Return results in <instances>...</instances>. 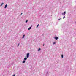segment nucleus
Masks as SVG:
<instances>
[{
    "mask_svg": "<svg viewBox=\"0 0 76 76\" xmlns=\"http://www.w3.org/2000/svg\"><path fill=\"white\" fill-rule=\"evenodd\" d=\"M12 76H15V74H14Z\"/></svg>",
    "mask_w": 76,
    "mask_h": 76,
    "instance_id": "17",
    "label": "nucleus"
},
{
    "mask_svg": "<svg viewBox=\"0 0 76 76\" xmlns=\"http://www.w3.org/2000/svg\"><path fill=\"white\" fill-rule=\"evenodd\" d=\"M7 6V4L4 6V8L6 9Z\"/></svg>",
    "mask_w": 76,
    "mask_h": 76,
    "instance_id": "5",
    "label": "nucleus"
},
{
    "mask_svg": "<svg viewBox=\"0 0 76 76\" xmlns=\"http://www.w3.org/2000/svg\"><path fill=\"white\" fill-rule=\"evenodd\" d=\"M32 26L31 25V26L28 28V30H30V29H31Z\"/></svg>",
    "mask_w": 76,
    "mask_h": 76,
    "instance_id": "4",
    "label": "nucleus"
},
{
    "mask_svg": "<svg viewBox=\"0 0 76 76\" xmlns=\"http://www.w3.org/2000/svg\"><path fill=\"white\" fill-rule=\"evenodd\" d=\"M25 34H24L23 36V37H22V38L23 39V38H25Z\"/></svg>",
    "mask_w": 76,
    "mask_h": 76,
    "instance_id": "8",
    "label": "nucleus"
},
{
    "mask_svg": "<svg viewBox=\"0 0 76 76\" xmlns=\"http://www.w3.org/2000/svg\"><path fill=\"white\" fill-rule=\"evenodd\" d=\"M24 60L25 61L26 60H27V57L26 56V57L24 58Z\"/></svg>",
    "mask_w": 76,
    "mask_h": 76,
    "instance_id": "6",
    "label": "nucleus"
},
{
    "mask_svg": "<svg viewBox=\"0 0 76 76\" xmlns=\"http://www.w3.org/2000/svg\"><path fill=\"white\" fill-rule=\"evenodd\" d=\"M47 74H48V72H47Z\"/></svg>",
    "mask_w": 76,
    "mask_h": 76,
    "instance_id": "18",
    "label": "nucleus"
},
{
    "mask_svg": "<svg viewBox=\"0 0 76 76\" xmlns=\"http://www.w3.org/2000/svg\"><path fill=\"white\" fill-rule=\"evenodd\" d=\"M4 4V3H2L0 5V6H3V5Z\"/></svg>",
    "mask_w": 76,
    "mask_h": 76,
    "instance_id": "9",
    "label": "nucleus"
},
{
    "mask_svg": "<svg viewBox=\"0 0 76 76\" xmlns=\"http://www.w3.org/2000/svg\"><path fill=\"white\" fill-rule=\"evenodd\" d=\"M19 44H20V43H19L18 45V47H19Z\"/></svg>",
    "mask_w": 76,
    "mask_h": 76,
    "instance_id": "15",
    "label": "nucleus"
},
{
    "mask_svg": "<svg viewBox=\"0 0 76 76\" xmlns=\"http://www.w3.org/2000/svg\"><path fill=\"white\" fill-rule=\"evenodd\" d=\"M56 44V42H54L53 43V45H54V44Z\"/></svg>",
    "mask_w": 76,
    "mask_h": 76,
    "instance_id": "12",
    "label": "nucleus"
},
{
    "mask_svg": "<svg viewBox=\"0 0 76 76\" xmlns=\"http://www.w3.org/2000/svg\"><path fill=\"white\" fill-rule=\"evenodd\" d=\"M65 16H64L63 18V19H64V18H65Z\"/></svg>",
    "mask_w": 76,
    "mask_h": 76,
    "instance_id": "16",
    "label": "nucleus"
},
{
    "mask_svg": "<svg viewBox=\"0 0 76 76\" xmlns=\"http://www.w3.org/2000/svg\"><path fill=\"white\" fill-rule=\"evenodd\" d=\"M66 11H65L64 12V13H62V15H63L64 16V15H66Z\"/></svg>",
    "mask_w": 76,
    "mask_h": 76,
    "instance_id": "3",
    "label": "nucleus"
},
{
    "mask_svg": "<svg viewBox=\"0 0 76 76\" xmlns=\"http://www.w3.org/2000/svg\"><path fill=\"white\" fill-rule=\"evenodd\" d=\"M59 19H60V20H61V18H59Z\"/></svg>",
    "mask_w": 76,
    "mask_h": 76,
    "instance_id": "20",
    "label": "nucleus"
},
{
    "mask_svg": "<svg viewBox=\"0 0 76 76\" xmlns=\"http://www.w3.org/2000/svg\"><path fill=\"white\" fill-rule=\"evenodd\" d=\"M22 14H23V13H21V15H22Z\"/></svg>",
    "mask_w": 76,
    "mask_h": 76,
    "instance_id": "19",
    "label": "nucleus"
},
{
    "mask_svg": "<svg viewBox=\"0 0 76 76\" xmlns=\"http://www.w3.org/2000/svg\"><path fill=\"white\" fill-rule=\"evenodd\" d=\"M60 20V19H58V20Z\"/></svg>",
    "mask_w": 76,
    "mask_h": 76,
    "instance_id": "22",
    "label": "nucleus"
},
{
    "mask_svg": "<svg viewBox=\"0 0 76 76\" xmlns=\"http://www.w3.org/2000/svg\"><path fill=\"white\" fill-rule=\"evenodd\" d=\"M28 22V20H26V23H27V22Z\"/></svg>",
    "mask_w": 76,
    "mask_h": 76,
    "instance_id": "14",
    "label": "nucleus"
},
{
    "mask_svg": "<svg viewBox=\"0 0 76 76\" xmlns=\"http://www.w3.org/2000/svg\"><path fill=\"white\" fill-rule=\"evenodd\" d=\"M54 38L55 39V40H58V39H59L58 37L57 36H55L54 37Z\"/></svg>",
    "mask_w": 76,
    "mask_h": 76,
    "instance_id": "2",
    "label": "nucleus"
},
{
    "mask_svg": "<svg viewBox=\"0 0 76 76\" xmlns=\"http://www.w3.org/2000/svg\"><path fill=\"white\" fill-rule=\"evenodd\" d=\"M41 50V48H39L38 50V51H40V50Z\"/></svg>",
    "mask_w": 76,
    "mask_h": 76,
    "instance_id": "10",
    "label": "nucleus"
},
{
    "mask_svg": "<svg viewBox=\"0 0 76 76\" xmlns=\"http://www.w3.org/2000/svg\"><path fill=\"white\" fill-rule=\"evenodd\" d=\"M26 62V60H23V62H22V63H25V62Z\"/></svg>",
    "mask_w": 76,
    "mask_h": 76,
    "instance_id": "7",
    "label": "nucleus"
},
{
    "mask_svg": "<svg viewBox=\"0 0 76 76\" xmlns=\"http://www.w3.org/2000/svg\"><path fill=\"white\" fill-rule=\"evenodd\" d=\"M29 54H30L29 53H27L26 54V57H27V58H29Z\"/></svg>",
    "mask_w": 76,
    "mask_h": 76,
    "instance_id": "1",
    "label": "nucleus"
},
{
    "mask_svg": "<svg viewBox=\"0 0 76 76\" xmlns=\"http://www.w3.org/2000/svg\"><path fill=\"white\" fill-rule=\"evenodd\" d=\"M45 45V44H44L43 45V46H44Z\"/></svg>",
    "mask_w": 76,
    "mask_h": 76,
    "instance_id": "21",
    "label": "nucleus"
},
{
    "mask_svg": "<svg viewBox=\"0 0 76 76\" xmlns=\"http://www.w3.org/2000/svg\"><path fill=\"white\" fill-rule=\"evenodd\" d=\"M61 57L62 58H63V55L62 54L61 55Z\"/></svg>",
    "mask_w": 76,
    "mask_h": 76,
    "instance_id": "11",
    "label": "nucleus"
},
{
    "mask_svg": "<svg viewBox=\"0 0 76 76\" xmlns=\"http://www.w3.org/2000/svg\"><path fill=\"white\" fill-rule=\"evenodd\" d=\"M38 26H39V24H38L37 25V26L36 28H38Z\"/></svg>",
    "mask_w": 76,
    "mask_h": 76,
    "instance_id": "13",
    "label": "nucleus"
}]
</instances>
